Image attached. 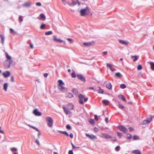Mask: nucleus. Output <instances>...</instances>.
I'll use <instances>...</instances> for the list:
<instances>
[{
	"instance_id": "nucleus-52",
	"label": "nucleus",
	"mask_w": 154,
	"mask_h": 154,
	"mask_svg": "<svg viewBox=\"0 0 154 154\" xmlns=\"http://www.w3.org/2000/svg\"><path fill=\"white\" fill-rule=\"evenodd\" d=\"M107 66L108 67H109L111 68L112 65L110 63H107Z\"/></svg>"
},
{
	"instance_id": "nucleus-2",
	"label": "nucleus",
	"mask_w": 154,
	"mask_h": 154,
	"mask_svg": "<svg viewBox=\"0 0 154 154\" xmlns=\"http://www.w3.org/2000/svg\"><path fill=\"white\" fill-rule=\"evenodd\" d=\"M46 120L48 122V126L50 127H51L52 126L53 123V121L52 119L50 117H48L46 118Z\"/></svg>"
},
{
	"instance_id": "nucleus-33",
	"label": "nucleus",
	"mask_w": 154,
	"mask_h": 154,
	"mask_svg": "<svg viewBox=\"0 0 154 154\" xmlns=\"http://www.w3.org/2000/svg\"><path fill=\"white\" fill-rule=\"evenodd\" d=\"M72 91L73 93H74L75 95L78 94V93L77 90L75 88H74L73 89H72Z\"/></svg>"
},
{
	"instance_id": "nucleus-24",
	"label": "nucleus",
	"mask_w": 154,
	"mask_h": 154,
	"mask_svg": "<svg viewBox=\"0 0 154 154\" xmlns=\"http://www.w3.org/2000/svg\"><path fill=\"white\" fill-rule=\"evenodd\" d=\"M106 87L109 89H111L112 88V85L110 82H109L106 84Z\"/></svg>"
},
{
	"instance_id": "nucleus-41",
	"label": "nucleus",
	"mask_w": 154,
	"mask_h": 154,
	"mask_svg": "<svg viewBox=\"0 0 154 154\" xmlns=\"http://www.w3.org/2000/svg\"><path fill=\"white\" fill-rule=\"evenodd\" d=\"M133 139L134 140H136L139 139V137L136 135L133 136Z\"/></svg>"
},
{
	"instance_id": "nucleus-54",
	"label": "nucleus",
	"mask_w": 154,
	"mask_h": 154,
	"mask_svg": "<svg viewBox=\"0 0 154 154\" xmlns=\"http://www.w3.org/2000/svg\"><path fill=\"white\" fill-rule=\"evenodd\" d=\"M36 5L38 6H41V3L40 2H38L36 3Z\"/></svg>"
},
{
	"instance_id": "nucleus-16",
	"label": "nucleus",
	"mask_w": 154,
	"mask_h": 154,
	"mask_svg": "<svg viewBox=\"0 0 154 154\" xmlns=\"http://www.w3.org/2000/svg\"><path fill=\"white\" fill-rule=\"evenodd\" d=\"M63 109L64 112L66 115L70 114L71 112L70 111H68L64 106L63 107Z\"/></svg>"
},
{
	"instance_id": "nucleus-7",
	"label": "nucleus",
	"mask_w": 154,
	"mask_h": 154,
	"mask_svg": "<svg viewBox=\"0 0 154 154\" xmlns=\"http://www.w3.org/2000/svg\"><path fill=\"white\" fill-rule=\"evenodd\" d=\"M78 97L79 98V103L82 104H83L84 103L83 99H84V96L81 94H80L78 95Z\"/></svg>"
},
{
	"instance_id": "nucleus-12",
	"label": "nucleus",
	"mask_w": 154,
	"mask_h": 154,
	"mask_svg": "<svg viewBox=\"0 0 154 154\" xmlns=\"http://www.w3.org/2000/svg\"><path fill=\"white\" fill-rule=\"evenodd\" d=\"M5 78H7L10 75V73L8 71H6V72H3L2 73Z\"/></svg>"
},
{
	"instance_id": "nucleus-38",
	"label": "nucleus",
	"mask_w": 154,
	"mask_h": 154,
	"mask_svg": "<svg viewBox=\"0 0 154 154\" xmlns=\"http://www.w3.org/2000/svg\"><path fill=\"white\" fill-rule=\"evenodd\" d=\"M128 139L130 140L132 138V136L130 134H128L126 135Z\"/></svg>"
},
{
	"instance_id": "nucleus-15",
	"label": "nucleus",
	"mask_w": 154,
	"mask_h": 154,
	"mask_svg": "<svg viewBox=\"0 0 154 154\" xmlns=\"http://www.w3.org/2000/svg\"><path fill=\"white\" fill-rule=\"evenodd\" d=\"M119 41L120 43L123 45H127L128 44L127 42L122 40L119 39Z\"/></svg>"
},
{
	"instance_id": "nucleus-29",
	"label": "nucleus",
	"mask_w": 154,
	"mask_h": 154,
	"mask_svg": "<svg viewBox=\"0 0 154 154\" xmlns=\"http://www.w3.org/2000/svg\"><path fill=\"white\" fill-rule=\"evenodd\" d=\"M118 107L121 109H124L125 107L124 106L122 105L120 103H119V104L117 105Z\"/></svg>"
},
{
	"instance_id": "nucleus-27",
	"label": "nucleus",
	"mask_w": 154,
	"mask_h": 154,
	"mask_svg": "<svg viewBox=\"0 0 154 154\" xmlns=\"http://www.w3.org/2000/svg\"><path fill=\"white\" fill-rule=\"evenodd\" d=\"M132 152V153L135 154H141V152L138 150H133Z\"/></svg>"
},
{
	"instance_id": "nucleus-57",
	"label": "nucleus",
	"mask_w": 154,
	"mask_h": 154,
	"mask_svg": "<svg viewBox=\"0 0 154 154\" xmlns=\"http://www.w3.org/2000/svg\"><path fill=\"white\" fill-rule=\"evenodd\" d=\"M129 130L130 132H131L134 131V128L132 127H129Z\"/></svg>"
},
{
	"instance_id": "nucleus-14",
	"label": "nucleus",
	"mask_w": 154,
	"mask_h": 154,
	"mask_svg": "<svg viewBox=\"0 0 154 154\" xmlns=\"http://www.w3.org/2000/svg\"><path fill=\"white\" fill-rule=\"evenodd\" d=\"M54 40L55 42L60 43H62L63 42V40L58 39L56 36H54Z\"/></svg>"
},
{
	"instance_id": "nucleus-13",
	"label": "nucleus",
	"mask_w": 154,
	"mask_h": 154,
	"mask_svg": "<svg viewBox=\"0 0 154 154\" xmlns=\"http://www.w3.org/2000/svg\"><path fill=\"white\" fill-rule=\"evenodd\" d=\"M31 4L28 2H25L22 5V6L24 7H29L31 6Z\"/></svg>"
},
{
	"instance_id": "nucleus-1",
	"label": "nucleus",
	"mask_w": 154,
	"mask_h": 154,
	"mask_svg": "<svg viewBox=\"0 0 154 154\" xmlns=\"http://www.w3.org/2000/svg\"><path fill=\"white\" fill-rule=\"evenodd\" d=\"M72 3L70 2L67 1L65 2V3L67 4L69 6H72L76 5L77 4L79 6L80 5V3L79 2L78 0H76V1H75L74 0H72Z\"/></svg>"
},
{
	"instance_id": "nucleus-64",
	"label": "nucleus",
	"mask_w": 154,
	"mask_h": 154,
	"mask_svg": "<svg viewBox=\"0 0 154 154\" xmlns=\"http://www.w3.org/2000/svg\"><path fill=\"white\" fill-rule=\"evenodd\" d=\"M48 75V74L47 73H44V76L45 77H47Z\"/></svg>"
},
{
	"instance_id": "nucleus-63",
	"label": "nucleus",
	"mask_w": 154,
	"mask_h": 154,
	"mask_svg": "<svg viewBox=\"0 0 154 154\" xmlns=\"http://www.w3.org/2000/svg\"><path fill=\"white\" fill-rule=\"evenodd\" d=\"M30 47L32 49H33L34 48L33 45L32 43H30Z\"/></svg>"
},
{
	"instance_id": "nucleus-5",
	"label": "nucleus",
	"mask_w": 154,
	"mask_h": 154,
	"mask_svg": "<svg viewBox=\"0 0 154 154\" xmlns=\"http://www.w3.org/2000/svg\"><path fill=\"white\" fill-rule=\"evenodd\" d=\"M117 128L124 133H126L128 131L127 128L122 125L118 126Z\"/></svg>"
},
{
	"instance_id": "nucleus-31",
	"label": "nucleus",
	"mask_w": 154,
	"mask_h": 154,
	"mask_svg": "<svg viewBox=\"0 0 154 154\" xmlns=\"http://www.w3.org/2000/svg\"><path fill=\"white\" fill-rule=\"evenodd\" d=\"M151 66V69L152 70H154V63L153 62H150Z\"/></svg>"
},
{
	"instance_id": "nucleus-11",
	"label": "nucleus",
	"mask_w": 154,
	"mask_h": 154,
	"mask_svg": "<svg viewBox=\"0 0 154 154\" xmlns=\"http://www.w3.org/2000/svg\"><path fill=\"white\" fill-rule=\"evenodd\" d=\"M58 87L60 90L64 92L67 91V89L63 86L62 85L58 86Z\"/></svg>"
},
{
	"instance_id": "nucleus-25",
	"label": "nucleus",
	"mask_w": 154,
	"mask_h": 154,
	"mask_svg": "<svg viewBox=\"0 0 154 154\" xmlns=\"http://www.w3.org/2000/svg\"><path fill=\"white\" fill-rule=\"evenodd\" d=\"M58 131L62 134H63L66 135V136H69V134H68V133L66 131Z\"/></svg>"
},
{
	"instance_id": "nucleus-28",
	"label": "nucleus",
	"mask_w": 154,
	"mask_h": 154,
	"mask_svg": "<svg viewBox=\"0 0 154 154\" xmlns=\"http://www.w3.org/2000/svg\"><path fill=\"white\" fill-rule=\"evenodd\" d=\"M102 103L106 105H107L109 103V102L107 100H103Z\"/></svg>"
},
{
	"instance_id": "nucleus-4",
	"label": "nucleus",
	"mask_w": 154,
	"mask_h": 154,
	"mask_svg": "<svg viewBox=\"0 0 154 154\" xmlns=\"http://www.w3.org/2000/svg\"><path fill=\"white\" fill-rule=\"evenodd\" d=\"M13 60H11V61H9L8 60H6L4 62V64L6 68H8L10 67V64L12 63Z\"/></svg>"
},
{
	"instance_id": "nucleus-8",
	"label": "nucleus",
	"mask_w": 154,
	"mask_h": 154,
	"mask_svg": "<svg viewBox=\"0 0 154 154\" xmlns=\"http://www.w3.org/2000/svg\"><path fill=\"white\" fill-rule=\"evenodd\" d=\"M33 113L36 116H40L42 115L41 112H39L37 109H34L33 112Z\"/></svg>"
},
{
	"instance_id": "nucleus-47",
	"label": "nucleus",
	"mask_w": 154,
	"mask_h": 154,
	"mask_svg": "<svg viewBox=\"0 0 154 154\" xmlns=\"http://www.w3.org/2000/svg\"><path fill=\"white\" fill-rule=\"evenodd\" d=\"M11 150L12 152H14L17 151V149L15 147H13L11 149Z\"/></svg>"
},
{
	"instance_id": "nucleus-58",
	"label": "nucleus",
	"mask_w": 154,
	"mask_h": 154,
	"mask_svg": "<svg viewBox=\"0 0 154 154\" xmlns=\"http://www.w3.org/2000/svg\"><path fill=\"white\" fill-rule=\"evenodd\" d=\"M35 142L38 145H40V143H39V141H38V140L37 139H36L35 140Z\"/></svg>"
},
{
	"instance_id": "nucleus-55",
	"label": "nucleus",
	"mask_w": 154,
	"mask_h": 154,
	"mask_svg": "<svg viewBox=\"0 0 154 154\" xmlns=\"http://www.w3.org/2000/svg\"><path fill=\"white\" fill-rule=\"evenodd\" d=\"M94 119L95 120L97 121L98 120V116L96 115H95L94 116Z\"/></svg>"
},
{
	"instance_id": "nucleus-56",
	"label": "nucleus",
	"mask_w": 154,
	"mask_h": 154,
	"mask_svg": "<svg viewBox=\"0 0 154 154\" xmlns=\"http://www.w3.org/2000/svg\"><path fill=\"white\" fill-rule=\"evenodd\" d=\"M19 19L21 21V22H22L23 21V19L22 18V16H20L19 17Z\"/></svg>"
},
{
	"instance_id": "nucleus-34",
	"label": "nucleus",
	"mask_w": 154,
	"mask_h": 154,
	"mask_svg": "<svg viewBox=\"0 0 154 154\" xmlns=\"http://www.w3.org/2000/svg\"><path fill=\"white\" fill-rule=\"evenodd\" d=\"M28 126L31 127V128H33V129L36 130V131H38V132H39V130L38 129V128H36V127H34V126H32L30 125H28Z\"/></svg>"
},
{
	"instance_id": "nucleus-23",
	"label": "nucleus",
	"mask_w": 154,
	"mask_h": 154,
	"mask_svg": "<svg viewBox=\"0 0 154 154\" xmlns=\"http://www.w3.org/2000/svg\"><path fill=\"white\" fill-rule=\"evenodd\" d=\"M131 58L132 59H133V60L134 62H135L136 61H137L138 59V57L137 56H131Z\"/></svg>"
},
{
	"instance_id": "nucleus-50",
	"label": "nucleus",
	"mask_w": 154,
	"mask_h": 154,
	"mask_svg": "<svg viewBox=\"0 0 154 154\" xmlns=\"http://www.w3.org/2000/svg\"><path fill=\"white\" fill-rule=\"evenodd\" d=\"M111 140H112L113 141H116V138L115 137H112L111 138Z\"/></svg>"
},
{
	"instance_id": "nucleus-9",
	"label": "nucleus",
	"mask_w": 154,
	"mask_h": 154,
	"mask_svg": "<svg viewBox=\"0 0 154 154\" xmlns=\"http://www.w3.org/2000/svg\"><path fill=\"white\" fill-rule=\"evenodd\" d=\"M77 76L78 79L83 82H85L86 81L84 77L81 74H77Z\"/></svg>"
},
{
	"instance_id": "nucleus-35",
	"label": "nucleus",
	"mask_w": 154,
	"mask_h": 154,
	"mask_svg": "<svg viewBox=\"0 0 154 154\" xmlns=\"http://www.w3.org/2000/svg\"><path fill=\"white\" fill-rule=\"evenodd\" d=\"M89 138L92 139L93 140L94 139H97V137L95 136L93 134H90Z\"/></svg>"
},
{
	"instance_id": "nucleus-49",
	"label": "nucleus",
	"mask_w": 154,
	"mask_h": 154,
	"mask_svg": "<svg viewBox=\"0 0 154 154\" xmlns=\"http://www.w3.org/2000/svg\"><path fill=\"white\" fill-rule=\"evenodd\" d=\"M120 146H117L115 148V150L116 151H118L120 149Z\"/></svg>"
},
{
	"instance_id": "nucleus-32",
	"label": "nucleus",
	"mask_w": 154,
	"mask_h": 154,
	"mask_svg": "<svg viewBox=\"0 0 154 154\" xmlns=\"http://www.w3.org/2000/svg\"><path fill=\"white\" fill-rule=\"evenodd\" d=\"M115 75L117 77L119 78H120L122 76V74L120 73L119 72L116 73L115 74Z\"/></svg>"
},
{
	"instance_id": "nucleus-43",
	"label": "nucleus",
	"mask_w": 154,
	"mask_h": 154,
	"mask_svg": "<svg viewBox=\"0 0 154 154\" xmlns=\"http://www.w3.org/2000/svg\"><path fill=\"white\" fill-rule=\"evenodd\" d=\"M66 129L69 130H70L72 129L71 126L69 125H67L66 126Z\"/></svg>"
},
{
	"instance_id": "nucleus-20",
	"label": "nucleus",
	"mask_w": 154,
	"mask_h": 154,
	"mask_svg": "<svg viewBox=\"0 0 154 154\" xmlns=\"http://www.w3.org/2000/svg\"><path fill=\"white\" fill-rule=\"evenodd\" d=\"M5 55L6 58L7 59V60L10 61H11V60H12L11 59V57L8 54L7 52L5 53Z\"/></svg>"
},
{
	"instance_id": "nucleus-3",
	"label": "nucleus",
	"mask_w": 154,
	"mask_h": 154,
	"mask_svg": "<svg viewBox=\"0 0 154 154\" xmlns=\"http://www.w3.org/2000/svg\"><path fill=\"white\" fill-rule=\"evenodd\" d=\"M152 120V117L151 115H150L149 118H147L146 120H143L141 122V124L143 125L149 124L151 122Z\"/></svg>"
},
{
	"instance_id": "nucleus-40",
	"label": "nucleus",
	"mask_w": 154,
	"mask_h": 154,
	"mask_svg": "<svg viewBox=\"0 0 154 154\" xmlns=\"http://www.w3.org/2000/svg\"><path fill=\"white\" fill-rule=\"evenodd\" d=\"M89 122L92 125H94V121L93 119H91L89 121Z\"/></svg>"
},
{
	"instance_id": "nucleus-30",
	"label": "nucleus",
	"mask_w": 154,
	"mask_h": 154,
	"mask_svg": "<svg viewBox=\"0 0 154 154\" xmlns=\"http://www.w3.org/2000/svg\"><path fill=\"white\" fill-rule=\"evenodd\" d=\"M58 82L59 83L58 85V86H60L64 85V83L61 80H58Z\"/></svg>"
},
{
	"instance_id": "nucleus-36",
	"label": "nucleus",
	"mask_w": 154,
	"mask_h": 154,
	"mask_svg": "<svg viewBox=\"0 0 154 154\" xmlns=\"http://www.w3.org/2000/svg\"><path fill=\"white\" fill-rule=\"evenodd\" d=\"M126 87V85L124 84H122L120 85V88L122 89H124Z\"/></svg>"
},
{
	"instance_id": "nucleus-53",
	"label": "nucleus",
	"mask_w": 154,
	"mask_h": 154,
	"mask_svg": "<svg viewBox=\"0 0 154 154\" xmlns=\"http://www.w3.org/2000/svg\"><path fill=\"white\" fill-rule=\"evenodd\" d=\"M94 131L95 132H97L98 131H99V130L98 129V128H97L96 127H95L94 128Z\"/></svg>"
},
{
	"instance_id": "nucleus-42",
	"label": "nucleus",
	"mask_w": 154,
	"mask_h": 154,
	"mask_svg": "<svg viewBox=\"0 0 154 154\" xmlns=\"http://www.w3.org/2000/svg\"><path fill=\"white\" fill-rule=\"evenodd\" d=\"M45 26H46V25L45 24H42L41 25V26H40V28L41 29H45Z\"/></svg>"
},
{
	"instance_id": "nucleus-39",
	"label": "nucleus",
	"mask_w": 154,
	"mask_h": 154,
	"mask_svg": "<svg viewBox=\"0 0 154 154\" xmlns=\"http://www.w3.org/2000/svg\"><path fill=\"white\" fill-rule=\"evenodd\" d=\"M98 91L99 92V93H100L103 94V90L101 89L100 87L98 88Z\"/></svg>"
},
{
	"instance_id": "nucleus-37",
	"label": "nucleus",
	"mask_w": 154,
	"mask_h": 154,
	"mask_svg": "<svg viewBox=\"0 0 154 154\" xmlns=\"http://www.w3.org/2000/svg\"><path fill=\"white\" fill-rule=\"evenodd\" d=\"M53 33L52 31H48L46 32H45V35H49L52 34Z\"/></svg>"
},
{
	"instance_id": "nucleus-51",
	"label": "nucleus",
	"mask_w": 154,
	"mask_h": 154,
	"mask_svg": "<svg viewBox=\"0 0 154 154\" xmlns=\"http://www.w3.org/2000/svg\"><path fill=\"white\" fill-rule=\"evenodd\" d=\"M117 134L118 136L120 138L122 136V134L120 132H117Z\"/></svg>"
},
{
	"instance_id": "nucleus-44",
	"label": "nucleus",
	"mask_w": 154,
	"mask_h": 154,
	"mask_svg": "<svg viewBox=\"0 0 154 154\" xmlns=\"http://www.w3.org/2000/svg\"><path fill=\"white\" fill-rule=\"evenodd\" d=\"M67 96L69 98H71L73 97V95L71 93H69L68 94Z\"/></svg>"
},
{
	"instance_id": "nucleus-46",
	"label": "nucleus",
	"mask_w": 154,
	"mask_h": 154,
	"mask_svg": "<svg viewBox=\"0 0 154 154\" xmlns=\"http://www.w3.org/2000/svg\"><path fill=\"white\" fill-rule=\"evenodd\" d=\"M10 32L11 33H16V32L15 31L12 29H10Z\"/></svg>"
},
{
	"instance_id": "nucleus-19",
	"label": "nucleus",
	"mask_w": 154,
	"mask_h": 154,
	"mask_svg": "<svg viewBox=\"0 0 154 154\" xmlns=\"http://www.w3.org/2000/svg\"><path fill=\"white\" fill-rule=\"evenodd\" d=\"M0 37L1 39V42L3 44H4V42L5 38L4 35H0Z\"/></svg>"
},
{
	"instance_id": "nucleus-26",
	"label": "nucleus",
	"mask_w": 154,
	"mask_h": 154,
	"mask_svg": "<svg viewBox=\"0 0 154 154\" xmlns=\"http://www.w3.org/2000/svg\"><path fill=\"white\" fill-rule=\"evenodd\" d=\"M8 86V84L7 83H5L3 85V89L5 91H7V87Z\"/></svg>"
},
{
	"instance_id": "nucleus-18",
	"label": "nucleus",
	"mask_w": 154,
	"mask_h": 154,
	"mask_svg": "<svg viewBox=\"0 0 154 154\" xmlns=\"http://www.w3.org/2000/svg\"><path fill=\"white\" fill-rule=\"evenodd\" d=\"M118 97L119 98L121 99L123 101L126 102V100L125 98V97L122 94H120L119 95Z\"/></svg>"
},
{
	"instance_id": "nucleus-22",
	"label": "nucleus",
	"mask_w": 154,
	"mask_h": 154,
	"mask_svg": "<svg viewBox=\"0 0 154 154\" xmlns=\"http://www.w3.org/2000/svg\"><path fill=\"white\" fill-rule=\"evenodd\" d=\"M40 19L42 20H45L46 17L45 15L43 14H41L40 15Z\"/></svg>"
},
{
	"instance_id": "nucleus-10",
	"label": "nucleus",
	"mask_w": 154,
	"mask_h": 154,
	"mask_svg": "<svg viewBox=\"0 0 154 154\" xmlns=\"http://www.w3.org/2000/svg\"><path fill=\"white\" fill-rule=\"evenodd\" d=\"M102 137L106 139H108L109 138H111V136L107 134L106 133H102Z\"/></svg>"
},
{
	"instance_id": "nucleus-21",
	"label": "nucleus",
	"mask_w": 154,
	"mask_h": 154,
	"mask_svg": "<svg viewBox=\"0 0 154 154\" xmlns=\"http://www.w3.org/2000/svg\"><path fill=\"white\" fill-rule=\"evenodd\" d=\"M83 45L85 46L88 47L92 45V43L90 42H85L83 43Z\"/></svg>"
},
{
	"instance_id": "nucleus-59",
	"label": "nucleus",
	"mask_w": 154,
	"mask_h": 154,
	"mask_svg": "<svg viewBox=\"0 0 154 154\" xmlns=\"http://www.w3.org/2000/svg\"><path fill=\"white\" fill-rule=\"evenodd\" d=\"M69 154H73V152L72 150H70L68 152Z\"/></svg>"
},
{
	"instance_id": "nucleus-6",
	"label": "nucleus",
	"mask_w": 154,
	"mask_h": 154,
	"mask_svg": "<svg viewBox=\"0 0 154 154\" xmlns=\"http://www.w3.org/2000/svg\"><path fill=\"white\" fill-rule=\"evenodd\" d=\"M88 9V7H86L84 9H81L80 11L81 15L83 16L86 14H87V10Z\"/></svg>"
},
{
	"instance_id": "nucleus-60",
	"label": "nucleus",
	"mask_w": 154,
	"mask_h": 154,
	"mask_svg": "<svg viewBox=\"0 0 154 154\" xmlns=\"http://www.w3.org/2000/svg\"><path fill=\"white\" fill-rule=\"evenodd\" d=\"M69 136L71 138H73V134L72 133H70Z\"/></svg>"
},
{
	"instance_id": "nucleus-48",
	"label": "nucleus",
	"mask_w": 154,
	"mask_h": 154,
	"mask_svg": "<svg viewBox=\"0 0 154 154\" xmlns=\"http://www.w3.org/2000/svg\"><path fill=\"white\" fill-rule=\"evenodd\" d=\"M71 76L73 78H75L76 77V75L74 72H73L71 74Z\"/></svg>"
},
{
	"instance_id": "nucleus-62",
	"label": "nucleus",
	"mask_w": 154,
	"mask_h": 154,
	"mask_svg": "<svg viewBox=\"0 0 154 154\" xmlns=\"http://www.w3.org/2000/svg\"><path fill=\"white\" fill-rule=\"evenodd\" d=\"M88 97H85L84 98V100L85 102H87L88 100Z\"/></svg>"
},
{
	"instance_id": "nucleus-17",
	"label": "nucleus",
	"mask_w": 154,
	"mask_h": 154,
	"mask_svg": "<svg viewBox=\"0 0 154 154\" xmlns=\"http://www.w3.org/2000/svg\"><path fill=\"white\" fill-rule=\"evenodd\" d=\"M74 106L72 104L69 103L67 105V109L69 110H72Z\"/></svg>"
},
{
	"instance_id": "nucleus-45",
	"label": "nucleus",
	"mask_w": 154,
	"mask_h": 154,
	"mask_svg": "<svg viewBox=\"0 0 154 154\" xmlns=\"http://www.w3.org/2000/svg\"><path fill=\"white\" fill-rule=\"evenodd\" d=\"M142 69V66L141 65H139L137 67V69L138 70H141Z\"/></svg>"
},
{
	"instance_id": "nucleus-61",
	"label": "nucleus",
	"mask_w": 154,
	"mask_h": 154,
	"mask_svg": "<svg viewBox=\"0 0 154 154\" xmlns=\"http://www.w3.org/2000/svg\"><path fill=\"white\" fill-rule=\"evenodd\" d=\"M113 100L115 101V102L118 103H119V102H119V101L117 99H114V98H113Z\"/></svg>"
}]
</instances>
